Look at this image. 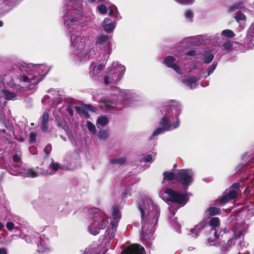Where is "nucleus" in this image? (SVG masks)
Masks as SVG:
<instances>
[{"instance_id":"nucleus-3","label":"nucleus","mask_w":254,"mask_h":254,"mask_svg":"<svg viewBox=\"0 0 254 254\" xmlns=\"http://www.w3.org/2000/svg\"><path fill=\"white\" fill-rule=\"evenodd\" d=\"M193 172L190 169H180L176 173V181L182 185L184 190H187L193 181Z\"/></svg>"},{"instance_id":"nucleus-41","label":"nucleus","mask_w":254,"mask_h":254,"mask_svg":"<svg viewBox=\"0 0 254 254\" xmlns=\"http://www.w3.org/2000/svg\"><path fill=\"white\" fill-rule=\"evenodd\" d=\"M98 10L101 14H105L107 12L106 6L102 4L98 6Z\"/></svg>"},{"instance_id":"nucleus-9","label":"nucleus","mask_w":254,"mask_h":254,"mask_svg":"<svg viewBox=\"0 0 254 254\" xmlns=\"http://www.w3.org/2000/svg\"><path fill=\"white\" fill-rule=\"evenodd\" d=\"M208 224L211 227V230H215L214 232L215 238L216 239H219V234L217 233L216 228L220 225V219L218 217H212L210 218Z\"/></svg>"},{"instance_id":"nucleus-24","label":"nucleus","mask_w":254,"mask_h":254,"mask_svg":"<svg viewBox=\"0 0 254 254\" xmlns=\"http://www.w3.org/2000/svg\"><path fill=\"white\" fill-rule=\"evenodd\" d=\"M2 92L5 96V98L7 100H11L16 96L14 93L9 92L5 89L2 90Z\"/></svg>"},{"instance_id":"nucleus-21","label":"nucleus","mask_w":254,"mask_h":254,"mask_svg":"<svg viewBox=\"0 0 254 254\" xmlns=\"http://www.w3.org/2000/svg\"><path fill=\"white\" fill-rule=\"evenodd\" d=\"M164 176L163 181H171L173 180H176V174L172 172L166 171L163 173Z\"/></svg>"},{"instance_id":"nucleus-11","label":"nucleus","mask_w":254,"mask_h":254,"mask_svg":"<svg viewBox=\"0 0 254 254\" xmlns=\"http://www.w3.org/2000/svg\"><path fill=\"white\" fill-rule=\"evenodd\" d=\"M49 114L48 112L44 113L42 116L41 128L43 132H47L49 130Z\"/></svg>"},{"instance_id":"nucleus-25","label":"nucleus","mask_w":254,"mask_h":254,"mask_svg":"<svg viewBox=\"0 0 254 254\" xmlns=\"http://www.w3.org/2000/svg\"><path fill=\"white\" fill-rule=\"evenodd\" d=\"M109 36L107 35H101L99 36L96 40V45H103L108 40Z\"/></svg>"},{"instance_id":"nucleus-1","label":"nucleus","mask_w":254,"mask_h":254,"mask_svg":"<svg viewBox=\"0 0 254 254\" xmlns=\"http://www.w3.org/2000/svg\"><path fill=\"white\" fill-rule=\"evenodd\" d=\"M126 71L125 66L121 64L117 65L110 68L104 77V83L109 84L119 81Z\"/></svg>"},{"instance_id":"nucleus-36","label":"nucleus","mask_w":254,"mask_h":254,"mask_svg":"<svg viewBox=\"0 0 254 254\" xmlns=\"http://www.w3.org/2000/svg\"><path fill=\"white\" fill-rule=\"evenodd\" d=\"M98 137L100 139H106L108 137V133L107 130H101L98 133Z\"/></svg>"},{"instance_id":"nucleus-14","label":"nucleus","mask_w":254,"mask_h":254,"mask_svg":"<svg viewBox=\"0 0 254 254\" xmlns=\"http://www.w3.org/2000/svg\"><path fill=\"white\" fill-rule=\"evenodd\" d=\"M207 224V217L204 218L200 223L197 224L195 228L191 230L192 233H198L203 230Z\"/></svg>"},{"instance_id":"nucleus-48","label":"nucleus","mask_w":254,"mask_h":254,"mask_svg":"<svg viewBox=\"0 0 254 254\" xmlns=\"http://www.w3.org/2000/svg\"><path fill=\"white\" fill-rule=\"evenodd\" d=\"M6 227L9 231H12L14 228V224L12 222H8L6 224Z\"/></svg>"},{"instance_id":"nucleus-55","label":"nucleus","mask_w":254,"mask_h":254,"mask_svg":"<svg viewBox=\"0 0 254 254\" xmlns=\"http://www.w3.org/2000/svg\"><path fill=\"white\" fill-rule=\"evenodd\" d=\"M22 79L23 82H30V77L27 76V75H24L22 76Z\"/></svg>"},{"instance_id":"nucleus-46","label":"nucleus","mask_w":254,"mask_h":254,"mask_svg":"<svg viewBox=\"0 0 254 254\" xmlns=\"http://www.w3.org/2000/svg\"><path fill=\"white\" fill-rule=\"evenodd\" d=\"M138 208H139V210H140V211L141 212V219H142L141 223H142V225H143L142 222H143V223L145 224V220H144V218H145V211L140 206H139L138 207Z\"/></svg>"},{"instance_id":"nucleus-38","label":"nucleus","mask_w":254,"mask_h":254,"mask_svg":"<svg viewBox=\"0 0 254 254\" xmlns=\"http://www.w3.org/2000/svg\"><path fill=\"white\" fill-rule=\"evenodd\" d=\"M184 16L186 19H191V21H192V19L193 17V12L191 10L188 9L185 12Z\"/></svg>"},{"instance_id":"nucleus-27","label":"nucleus","mask_w":254,"mask_h":254,"mask_svg":"<svg viewBox=\"0 0 254 254\" xmlns=\"http://www.w3.org/2000/svg\"><path fill=\"white\" fill-rule=\"evenodd\" d=\"M108 118L105 116L99 117L97 121V123L102 126L106 125L108 123Z\"/></svg>"},{"instance_id":"nucleus-51","label":"nucleus","mask_w":254,"mask_h":254,"mask_svg":"<svg viewBox=\"0 0 254 254\" xmlns=\"http://www.w3.org/2000/svg\"><path fill=\"white\" fill-rule=\"evenodd\" d=\"M243 234V231L242 230L239 231L237 233L234 232L233 238H235L236 240L237 239L240 238Z\"/></svg>"},{"instance_id":"nucleus-20","label":"nucleus","mask_w":254,"mask_h":254,"mask_svg":"<svg viewBox=\"0 0 254 254\" xmlns=\"http://www.w3.org/2000/svg\"><path fill=\"white\" fill-rule=\"evenodd\" d=\"M161 127L163 128L164 130L168 131L171 127V121H169L167 116H164L160 123Z\"/></svg>"},{"instance_id":"nucleus-53","label":"nucleus","mask_w":254,"mask_h":254,"mask_svg":"<svg viewBox=\"0 0 254 254\" xmlns=\"http://www.w3.org/2000/svg\"><path fill=\"white\" fill-rule=\"evenodd\" d=\"M66 111L70 115V116H73V110L70 107H68L66 108Z\"/></svg>"},{"instance_id":"nucleus-63","label":"nucleus","mask_w":254,"mask_h":254,"mask_svg":"<svg viewBox=\"0 0 254 254\" xmlns=\"http://www.w3.org/2000/svg\"><path fill=\"white\" fill-rule=\"evenodd\" d=\"M208 242H209L210 245H212L213 241H211L210 240V238H209L208 239Z\"/></svg>"},{"instance_id":"nucleus-39","label":"nucleus","mask_w":254,"mask_h":254,"mask_svg":"<svg viewBox=\"0 0 254 254\" xmlns=\"http://www.w3.org/2000/svg\"><path fill=\"white\" fill-rule=\"evenodd\" d=\"M235 18L236 20L239 22L240 20H245L246 18V16L242 13H237L236 15Z\"/></svg>"},{"instance_id":"nucleus-12","label":"nucleus","mask_w":254,"mask_h":254,"mask_svg":"<svg viewBox=\"0 0 254 254\" xmlns=\"http://www.w3.org/2000/svg\"><path fill=\"white\" fill-rule=\"evenodd\" d=\"M93 64L94 63H92L90 67V74L93 77L96 76L99 73L103 70L105 67V66L103 64H100L97 66H93Z\"/></svg>"},{"instance_id":"nucleus-45","label":"nucleus","mask_w":254,"mask_h":254,"mask_svg":"<svg viewBox=\"0 0 254 254\" xmlns=\"http://www.w3.org/2000/svg\"><path fill=\"white\" fill-rule=\"evenodd\" d=\"M57 126L59 127H62L63 129H65V127L67 126V124L65 121H59L57 122Z\"/></svg>"},{"instance_id":"nucleus-47","label":"nucleus","mask_w":254,"mask_h":254,"mask_svg":"<svg viewBox=\"0 0 254 254\" xmlns=\"http://www.w3.org/2000/svg\"><path fill=\"white\" fill-rule=\"evenodd\" d=\"M163 130L164 129L163 127H158L156 128L153 132L152 136L153 137L159 134L163 131Z\"/></svg>"},{"instance_id":"nucleus-37","label":"nucleus","mask_w":254,"mask_h":254,"mask_svg":"<svg viewBox=\"0 0 254 254\" xmlns=\"http://www.w3.org/2000/svg\"><path fill=\"white\" fill-rule=\"evenodd\" d=\"M112 216H113V218L115 220L119 219L120 218V212L119 209L118 208H114L113 213H112Z\"/></svg>"},{"instance_id":"nucleus-31","label":"nucleus","mask_w":254,"mask_h":254,"mask_svg":"<svg viewBox=\"0 0 254 254\" xmlns=\"http://www.w3.org/2000/svg\"><path fill=\"white\" fill-rule=\"evenodd\" d=\"M86 126L88 128V129L89 130V131L92 133L93 134H95L96 133V127H95V126H94V125L91 123L90 121H87V123H86Z\"/></svg>"},{"instance_id":"nucleus-8","label":"nucleus","mask_w":254,"mask_h":254,"mask_svg":"<svg viewBox=\"0 0 254 254\" xmlns=\"http://www.w3.org/2000/svg\"><path fill=\"white\" fill-rule=\"evenodd\" d=\"M121 254H145L144 248L139 244H132L122 251Z\"/></svg>"},{"instance_id":"nucleus-23","label":"nucleus","mask_w":254,"mask_h":254,"mask_svg":"<svg viewBox=\"0 0 254 254\" xmlns=\"http://www.w3.org/2000/svg\"><path fill=\"white\" fill-rule=\"evenodd\" d=\"M175 60L176 59L174 57L168 56L165 58L164 60V64H165L168 67H170L169 65H172L175 64L174 63Z\"/></svg>"},{"instance_id":"nucleus-64","label":"nucleus","mask_w":254,"mask_h":254,"mask_svg":"<svg viewBox=\"0 0 254 254\" xmlns=\"http://www.w3.org/2000/svg\"><path fill=\"white\" fill-rule=\"evenodd\" d=\"M3 25V22L2 20H0V27H2Z\"/></svg>"},{"instance_id":"nucleus-10","label":"nucleus","mask_w":254,"mask_h":254,"mask_svg":"<svg viewBox=\"0 0 254 254\" xmlns=\"http://www.w3.org/2000/svg\"><path fill=\"white\" fill-rule=\"evenodd\" d=\"M221 249L222 251L225 252L230 250L233 246L235 245L236 241L235 238H230L227 242V243H225V241L224 240H222L224 238L223 235L222 234L221 235Z\"/></svg>"},{"instance_id":"nucleus-32","label":"nucleus","mask_w":254,"mask_h":254,"mask_svg":"<svg viewBox=\"0 0 254 254\" xmlns=\"http://www.w3.org/2000/svg\"><path fill=\"white\" fill-rule=\"evenodd\" d=\"M224 49L227 52L229 53L233 49V45L230 41L224 43L223 45Z\"/></svg>"},{"instance_id":"nucleus-54","label":"nucleus","mask_w":254,"mask_h":254,"mask_svg":"<svg viewBox=\"0 0 254 254\" xmlns=\"http://www.w3.org/2000/svg\"><path fill=\"white\" fill-rule=\"evenodd\" d=\"M196 54V51L195 50H191L188 51L186 55L189 56H194Z\"/></svg>"},{"instance_id":"nucleus-18","label":"nucleus","mask_w":254,"mask_h":254,"mask_svg":"<svg viewBox=\"0 0 254 254\" xmlns=\"http://www.w3.org/2000/svg\"><path fill=\"white\" fill-rule=\"evenodd\" d=\"M197 79L194 76H189L187 79H185L182 80V82L187 86L190 87V89H192L193 84L196 82Z\"/></svg>"},{"instance_id":"nucleus-59","label":"nucleus","mask_w":254,"mask_h":254,"mask_svg":"<svg viewBox=\"0 0 254 254\" xmlns=\"http://www.w3.org/2000/svg\"><path fill=\"white\" fill-rule=\"evenodd\" d=\"M172 108H175L174 105H171L170 107H167V111L168 113H169L170 111L172 110Z\"/></svg>"},{"instance_id":"nucleus-17","label":"nucleus","mask_w":254,"mask_h":254,"mask_svg":"<svg viewBox=\"0 0 254 254\" xmlns=\"http://www.w3.org/2000/svg\"><path fill=\"white\" fill-rule=\"evenodd\" d=\"M37 170L35 172L33 169H29L27 172V174L29 177L32 178L36 177L40 175H45L47 174V171L44 170H42L41 168L39 169L37 167Z\"/></svg>"},{"instance_id":"nucleus-6","label":"nucleus","mask_w":254,"mask_h":254,"mask_svg":"<svg viewBox=\"0 0 254 254\" xmlns=\"http://www.w3.org/2000/svg\"><path fill=\"white\" fill-rule=\"evenodd\" d=\"M72 46L75 49L76 54L82 59L86 58L88 51L85 50V43L84 39H82L78 36H74Z\"/></svg>"},{"instance_id":"nucleus-29","label":"nucleus","mask_w":254,"mask_h":254,"mask_svg":"<svg viewBox=\"0 0 254 254\" xmlns=\"http://www.w3.org/2000/svg\"><path fill=\"white\" fill-rule=\"evenodd\" d=\"M37 133L30 132L29 135L28 142L29 144H35L36 142Z\"/></svg>"},{"instance_id":"nucleus-49","label":"nucleus","mask_w":254,"mask_h":254,"mask_svg":"<svg viewBox=\"0 0 254 254\" xmlns=\"http://www.w3.org/2000/svg\"><path fill=\"white\" fill-rule=\"evenodd\" d=\"M13 161L15 163H19L21 160V157L17 154H15L12 156Z\"/></svg>"},{"instance_id":"nucleus-57","label":"nucleus","mask_w":254,"mask_h":254,"mask_svg":"<svg viewBox=\"0 0 254 254\" xmlns=\"http://www.w3.org/2000/svg\"><path fill=\"white\" fill-rule=\"evenodd\" d=\"M0 254H7L6 250L2 248L0 249Z\"/></svg>"},{"instance_id":"nucleus-52","label":"nucleus","mask_w":254,"mask_h":254,"mask_svg":"<svg viewBox=\"0 0 254 254\" xmlns=\"http://www.w3.org/2000/svg\"><path fill=\"white\" fill-rule=\"evenodd\" d=\"M152 159V157L151 154H148L145 156L144 160L145 162L148 163L150 162Z\"/></svg>"},{"instance_id":"nucleus-40","label":"nucleus","mask_w":254,"mask_h":254,"mask_svg":"<svg viewBox=\"0 0 254 254\" xmlns=\"http://www.w3.org/2000/svg\"><path fill=\"white\" fill-rule=\"evenodd\" d=\"M83 105L84 107L86 108L87 111H89L93 113L97 111V108L91 105L86 104H83Z\"/></svg>"},{"instance_id":"nucleus-43","label":"nucleus","mask_w":254,"mask_h":254,"mask_svg":"<svg viewBox=\"0 0 254 254\" xmlns=\"http://www.w3.org/2000/svg\"><path fill=\"white\" fill-rule=\"evenodd\" d=\"M178 3L181 4H192L194 0H175Z\"/></svg>"},{"instance_id":"nucleus-62","label":"nucleus","mask_w":254,"mask_h":254,"mask_svg":"<svg viewBox=\"0 0 254 254\" xmlns=\"http://www.w3.org/2000/svg\"><path fill=\"white\" fill-rule=\"evenodd\" d=\"M77 21V19L76 17L75 18H72L70 19V22H75Z\"/></svg>"},{"instance_id":"nucleus-15","label":"nucleus","mask_w":254,"mask_h":254,"mask_svg":"<svg viewBox=\"0 0 254 254\" xmlns=\"http://www.w3.org/2000/svg\"><path fill=\"white\" fill-rule=\"evenodd\" d=\"M74 108L80 117H84L85 119L90 118V115L88 111H87L86 108L84 107L83 104H82L81 106H76Z\"/></svg>"},{"instance_id":"nucleus-35","label":"nucleus","mask_w":254,"mask_h":254,"mask_svg":"<svg viewBox=\"0 0 254 254\" xmlns=\"http://www.w3.org/2000/svg\"><path fill=\"white\" fill-rule=\"evenodd\" d=\"M176 110H177L176 116H177V121L173 124V128H176L178 127L180 125L179 115L180 113L181 109H180V106L179 105H178L177 109Z\"/></svg>"},{"instance_id":"nucleus-61","label":"nucleus","mask_w":254,"mask_h":254,"mask_svg":"<svg viewBox=\"0 0 254 254\" xmlns=\"http://www.w3.org/2000/svg\"><path fill=\"white\" fill-rule=\"evenodd\" d=\"M4 227V225L2 224V223L0 222V231H1Z\"/></svg>"},{"instance_id":"nucleus-7","label":"nucleus","mask_w":254,"mask_h":254,"mask_svg":"<svg viewBox=\"0 0 254 254\" xmlns=\"http://www.w3.org/2000/svg\"><path fill=\"white\" fill-rule=\"evenodd\" d=\"M153 218L150 219L147 223V229H145V224L142 226V237H151L153 234L152 228L157 224L158 218L160 215V212L158 210H155L153 214Z\"/></svg>"},{"instance_id":"nucleus-50","label":"nucleus","mask_w":254,"mask_h":254,"mask_svg":"<svg viewBox=\"0 0 254 254\" xmlns=\"http://www.w3.org/2000/svg\"><path fill=\"white\" fill-rule=\"evenodd\" d=\"M170 67L172 68L176 72L180 73V67L176 64H174L172 65H169Z\"/></svg>"},{"instance_id":"nucleus-28","label":"nucleus","mask_w":254,"mask_h":254,"mask_svg":"<svg viewBox=\"0 0 254 254\" xmlns=\"http://www.w3.org/2000/svg\"><path fill=\"white\" fill-rule=\"evenodd\" d=\"M41 80V78L39 75H33L30 77V82L33 85H37Z\"/></svg>"},{"instance_id":"nucleus-4","label":"nucleus","mask_w":254,"mask_h":254,"mask_svg":"<svg viewBox=\"0 0 254 254\" xmlns=\"http://www.w3.org/2000/svg\"><path fill=\"white\" fill-rule=\"evenodd\" d=\"M92 219L93 222L89 227V230L92 235H96L101 230L105 228L108 221L106 218L100 216L98 213H95Z\"/></svg>"},{"instance_id":"nucleus-26","label":"nucleus","mask_w":254,"mask_h":254,"mask_svg":"<svg viewBox=\"0 0 254 254\" xmlns=\"http://www.w3.org/2000/svg\"><path fill=\"white\" fill-rule=\"evenodd\" d=\"M102 107L104 108L106 110H112L115 109V107L112 105V102L109 101H106L102 102Z\"/></svg>"},{"instance_id":"nucleus-33","label":"nucleus","mask_w":254,"mask_h":254,"mask_svg":"<svg viewBox=\"0 0 254 254\" xmlns=\"http://www.w3.org/2000/svg\"><path fill=\"white\" fill-rule=\"evenodd\" d=\"M217 65V63L216 62H214L211 65L207 68V70L208 71L207 76L210 75L212 74L214 70L215 69L216 66Z\"/></svg>"},{"instance_id":"nucleus-22","label":"nucleus","mask_w":254,"mask_h":254,"mask_svg":"<svg viewBox=\"0 0 254 254\" xmlns=\"http://www.w3.org/2000/svg\"><path fill=\"white\" fill-rule=\"evenodd\" d=\"M221 35L227 38H232L235 36L234 32L230 29H225L221 32Z\"/></svg>"},{"instance_id":"nucleus-5","label":"nucleus","mask_w":254,"mask_h":254,"mask_svg":"<svg viewBox=\"0 0 254 254\" xmlns=\"http://www.w3.org/2000/svg\"><path fill=\"white\" fill-rule=\"evenodd\" d=\"M240 184L239 183H233L223 192L220 198V202L221 204H225L230 200L236 198L238 193L240 192Z\"/></svg>"},{"instance_id":"nucleus-30","label":"nucleus","mask_w":254,"mask_h":254,"mask_svg":"<svg viewBox=\"0 0 254 254\" xmlns=\"http://www.w3.org/2000/svg\"><path fill=\"white\" fill-rule=\"evenodd\" d=\"M242 4H243V3L242 2H238V3H235L234 4L229 6L228 8L227 11L229 12L235 11L237 9L241 8V5H242Z\"/></svg>"},{"instance_id":"nucleus-56","label":"nucleus","mask_w":254,"mask_h":254,"mask_svg":"<svg viewBox=\"0 0 254 254\" xmlns=\"http://www.w3.org/2000/svg\"><path fill=\"white\" fill-rule=\"evenodd\" d=\"M109 15H113L114 14V9L113 8L112 6H110L109 8Z\"/></svg>"},{"instance_id":"nucleus-16","label":"nucleus","mask_w":254,"mask_h":254,"mask_svg":"<svg viewBox=\"0 0 254 254\" xmlns=\"http://www.w3.org/2000/svg\"><path fill=\"white\" fill-rule=\"evenodd\" d=\"M110 19L108 18H106L104 21L103 28L104 30L108 33H111L114 30L115 26L112 22H110Z\"/></svg>"},{"instance_id":"nucleus-44","label":"nucleus","mask_w":254,"mask_h":254,"mask_svg":"<svg viewBox=\"0 0 254 254\" xmlns=\"http://www.w3.org/2000/svg\"><path fill=\"white\" fill-rule=\"evenodd\" d=\"M52 150V145L51 144H48L44 148V152L47 155H49Z\"/></svg>"},{"instance_id":"nucleus-34","label":"nucleus","mask_w":254,"mask_h":254,"mask_svg":"<svg viewBox=\"0 0 254 254\" xmlns=\"http://www.w3.org/2000/svg\"><path fill=\"white\" fill-rule=\"evenodd\" d=\"M126 162L125 158H114L111 160L112 164H119L122 165Z\"/></svg>"},{"instance_id":"nucleus-42","label":"nucleus","mask_w":254,"mask_h":254,"mask_svg":"<svg viewBox=\"0 0 254 254\" xmlns=\"http://www.w3.org/2000/svg\"><path fill=\"white\" fill-rule=\"evenodd\" d=\"M50 167L52 170L57 171L60 168V164L58 163L52 162L50 164Z\"/></svg>"},{"instance_id":"nucleus-13","label":"nucleus","mask_w":254,"mask_h":254,"mask_svg":"<svg viewBox=\"0 0 254 254\" xmlns=\"http://www.w3.org/2000/svg\"><path fill=\"white\" fill-rule=\"evenodd\" d=\"M205 213L208 216V217L207 218L208 219L211 216L220 215L221 214V210L218 207L211 206L207 208L205 211Z\"/></svg>"},{"instance_id":"nucleus-2","label":"nucleus","mask_w":254,"mask_h":254,"mask_svg":"<svg viewBox=\"0 0 254 254\" xmlns=\"http://www.w3.org/2000/svg\"><path fill=\"white\" fill-rule=\"evenodd\" d=\"M164 192L167 194V199L168 201L181 206L185 205L189 199L187 193H181L172 189L167 188L164 190Z\"/></svg>"},{"instance_id":"nucleus-58","label":"nucleus","mask_w":254,"mask_h":254,"mask_svg":"<svg viewBox=\"0 0 254 254\" xmlns=\"http://www.w3.org/2000/svg\"><path fill=\"white\" fill-rule=\"evenodd\" d=\"M222 231H223L224 234L225 235H226L229 233V230L228 229H227L226 228L222 229Z\"/></svg>"},{"instance_id":"nucleus-19","label":"nucleus","mask_w":254,"mask_h":254,"mask_svg":"<svg viewBox=\"0 0 254 254\" xmlns=\"http://www.w3.org/2000/svg\"><path fill=\"white\" fill-rule=\"evenodd\" d=\"M214 59V55L210 51H205L203 55V63L208 64L210 63Z\"/></svg>"},{"instance_id":"nucleus-60","label":"nucleus","mask_w":254,"mask_h":254,"mask_svg":"<svg viewBox=\"0 0 254 254\" xmlns=\"http://www.w3.org/2000/svg\"><path fill=\"white\" fill-rule=\"evenodd\" d=\"M17 140H19L20 142L24 141V138L22 137L18 138Z\"/></svg>"}]
</instances>
